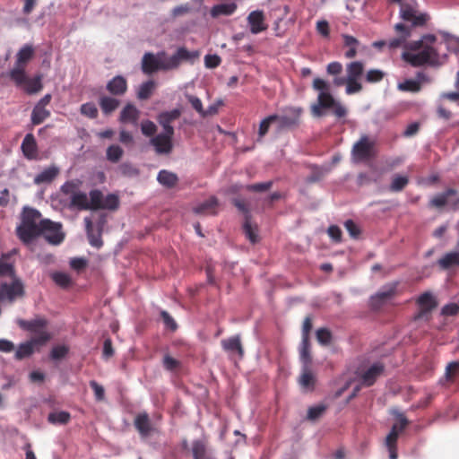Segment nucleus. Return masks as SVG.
<instances>
[{
  "instance_id": "052dcab7",
  "label": "nucleus",
  "mask_w": 459,
  "mask_h": 459,
  "mask_svg": "<svg viewBox=\"0 0 459 459\" xmlns=\"http://www.w3.org/2000/svg\"><path fill=\"white\" fill-rule=\"evenodd\" d=\"M119 172L125 177H134L139 174V170L129 162H124L118 167Z\"/></svg>"
},
{
  "instance_id": "603ef678",
  "label": "nucleus",
  "mask_w": 459,
  "mask_h": 459,
  "mask_svg": "<svg viewBox=\"0 0 459 459\" xmlns=\"http://www.w3.org/2000/svg\"><path fill=\"white\" fill-rule=\"evenodd\" d=\"M46 325L47 321L45 319H35L23 323L24 327L34 333L42 331Z\"/></svg>"
},
{
  "instance_id": "774afa93",
  "label": "nucleus",
  "mask_w": 459,
  "mask_h": 459,
  "mask_svg": "<svg viewBox=\"0 0 459 459\" xmlns=\"http://www.w3.org/2000/svg\"><path fill=\"white\" fill-rule=\"evenodd\" d=\"M362 85L359 82V80L355 79H346V93L347 94H354L361 91Z\"/></svg>"
},
{
  "instance_id": "6e6d98bb",
  "label": "nucleus",
  "mask_w": 459,
  "mask_h": 459,
  "mask_svg": "<svg viewBox=\"0 0 459 459\" xmlns=\"http://www.w3.org/2000/svg\"><path fill=\"white\" fill-rule=\"evenodd\" d=\"M163 367L168 371H176L181 367V362L169 355L163 357Z\"/></svg>"
},
{
  "instance_id": "bf43d9fd",
  "label": "nucleus",
  "mask_w": 459,
  "mask_h": 459,
  "mask_svg": "<svg viewBox=\"0 0 459 459\" xmlns=\"http://www.w3.org/2000/svg\"><path fill=\"white\" fill-rule=\"evenodd\" d=\"M141 130L143 134L151 137L153 136L157 132L156 125L151 120H143L141 124Z\"/></svg>"
},
{
  "instance_id": "0eeeda50",
  "label": "nucleus",
  "mask_w": 459,
  "mask_h": 459,
  "mask_svg": "<svg viewBox=\"0 0 459 459\" xmlns=\"http://www.w3.org/2000/svg\"><path fill=\"white\" fill-rule=\"evenodd\" d=\"M396 33V37L385 40H377L372 43L375 48L382 49V48L387 46L389 49H397L403 48L407 39L411 37V28L402 22H398L394 27Z\"/></svg>"
},
{
  "instance_id": "a211bd4d",
  "label": "nucleus",
  "mask_w": 459,
  "mask_h": 459,
  "mask_svg": "<svg viewBox=\"0 0 459 459\" xmlns=\"http://www.w3.org/2000/svg\"><path fill=\"white\" fill-rule=\"evenodd\" d=\"M22 152L27 160L39 159L38 144L32 134H27L21 145Z\"/></svg>"
},
{
  "instance_id": "69168bd1",
  "label": "nucleus",
  "mask_w": 459,
  "mask_h": 459,
  "mask_svg": "<svg viewBox=\"0 0 459 459\" xmlns=\"http://www.w3.org/2000/svg\"><path fill=\"white\" fill-rule=\"evenodd\" d=\"M50 338L51 335L48 332L42 330L35 333L30 342L33 343V345H43L48 342Z\"/></svg>"
},
{
  "instance_id": "8fccbe9b",
  "label": "nucleus",
  "mask_w": 459,
  "mask_h": 459,
  "mask_svg": "<svg viewBox=\"0 0 459 459\" xmlns=\"http://www.w3.org/2000/svg\"><path fill=\"white\" fill-rule=\"evenodd\" d=\"M33 353V343L31 342L21 344L15 351V358L22 359Z\"/></svg>"
},
{
  "instance_id": "9d476101",
  "label": "nucleus",
  "mask_w": 459,
  "mask_h": 459,
  "mask_svg": "<svg viewBox=\"0 0 459 459\" xmlns=\"http://www.w3.org/2000/svg\"><path fill=\"white\" fill-rule=\"evenodd\" d=\"M61 228L62 226L60 223L53 222L47 219L42 220L40 234H43L49 243L58 245L65 238V235L61 231Z\"/></svg>"
},
{
  "instance_id": "4be33fe9",
  "label": "nucleus",
  "mask_w": 459,
  "mask_h": 459,
  "mask_svg": "<svg viewBox=\"0 0 459 459\" xmlns=\"http://www.w3.org/2000/svg\"><path fill=\"white\" fill-rule=\"evenodd\" d=\"M107 91L114 96H123L127 91V81L122 75H117L108 82Z\"/></svg>"
},
{
  "instance_id": "7c9ffc66",
  "label": "nucleus",
  "mask_w": 459,
  "mask_h": 459,
  "mask_svg": "<svg viewBox=\"0 0 459 459\" xmlns=\"http://www.w3.org/2000/svg\"><path fill=\"white\" fill-rule=\"evenodd\" d=\"M157 180L160 185L172 188L178 184V178L175 173L162 169L158 173Z\"/></svg>"
},
{
  "instance_id": "39448f33",
  "label": "nucleus",
  "mask_w": 459,
  "mask_h": 459,
  "mask_svg": "<svg viewBox=\"0 0 459 459\" xmlns=\"http://www.w3.org/2000/svg\"><path fill=\"white\" fill-rule=\"evenodd\" d=\"M376 155V142L366 134L360 136L351 149V159L355 163L368 161Z\"/></svg>"
},
{
  "instance_id": "4d7b16f0",
  "label": "nucleus",
  "mask_w": 459,
  "mask_h": 459,
  "mask_svg": "<svg viewBox=\"0 0 459 459\" xmlns=\"http://www.w3.org/2000/svg\"><path fill=\"white\" fill-rule=\"evenodd\" d=\"M326 406L324 404L310 407L307 411V419L309 420H316L324 414Z\"/></svg>"
},
{
  "instance_id": "c9c22d12",
  "label": "nucleus",
  "mask_w": 459,
  "mask_h": 459,
  "mask_svg": "<svg viewBox=\"0 0 459 459\" xmlns=\"http://www.w3.org/2000/svg\"><path fill=\"white\" fill-rule=\"evenodd\" d=\"M49 117L50 111L48 109L44 107L35 105L31 112V123L33 126L39 125Z\"/></svg>"
},
{
  "instance_id": "f257e3e1",
  "label": "nucleus",
  "mask_w": 459,
  "mask_h": 459,
  "mask_svg": "<svg viewBox=\"0 0 459 459\" xmlns=\"http://www.w3.org/2000/svg\"><path fill=\"white\" fill-rule=\"evenodd\" d=\"M402 58L413 67L425 65H435L439 60L437 39L433 34H426L419 40L405 42Z\"/></svg>"
},
{
  "instance_id": "f8f14e48",
  "label": "nucleus",
  "mask_w": 459,
  "mask_h": 459,
  "mask_svg": "<svg viewBox=\"0 0 459 459\" xmlns=\"http://www.w3.org/2000/svg\"><path fill=\"white\" fill-rule=\"evenodd\" d=\"M173 136L169 133H160L153 136L150 143L157 154H169L173 150Z\"/></svg>"
},
{
  "instance_id": "09e8293b",
  "label": "nucleus",
  "mask_w": 459,
  "mask_h": 459,
  "mask_svg": "<svg viewBox=\"0 0 459 459\" xmlns=\"http://www.w3.org/2000/svg\"><path fill=\"white\" fill-rule=\"evenodd\" d=\"M409 183V178L405 176H394L390 185V190L392 192L402 191Z\"/></svg>"
},
{
  "instance_id": "72a5a7b5",
  "label": "nucleus",
  "mask_w": 459,
  "mask_h": 459,
  "mask_svg": "<svg viewBox=\"0 0 459 459\" xmlns=\"http://www.w3.org/2000/svg\"><path fill=\"white\" fill-rule=\"evenodd\" d=\"M364 72V65L360 61L351 62L346 65V79L359 80Z\"/></svg>"
},
{
  "instance_id": "bb28decb",
  "label": "nucleus",
  "mask_w": 459,
  "mask_h": 459,
  "mask_svg": "<svg viewBox=\"0 0 459 459\" xmlns=\"http://www.w3.org/2000/svg\"><path fill=\"white\" fill-rule=\"evenodd\" d=\"M299 384L304 390H314L316 385V377L309 368V365L303 366L301 375L299 377Z\"/></svg>"
},
{
  "instance_id": "a18cd8bd",
  "label": "nucleus",
  "mask_w": 459,
  "mask_h": 459,
  "mask_svg": "<svg viewBox=\"0 0 459 459\" xmlns=\"http://www.w3.org/2000/svg\"><path fill=\"white\" fill-rule=\"evenodd\" d=\"M70 414L66 411H56L48 414V420L53 424H66L70 420Z\"/></svg>"
},
{
  "instance_id": "a19ab883",
  "label": "nucleus",
  "mask_w": 459,
  "mask_h": 459,
  "mask_svg": "<svg viewBox=\"0 0 459 459\" xmlns=\"http://www.w3.org/2000/svg\"><path fill=\"white\" fill-rule=\"evenodd\" d=\"M276 118H277V115L273 114V115H270V116L264 117L260 122L259 128H258V138H259V140H262L266 135V134L269 131V128H270L271 125L273 123L276 122Z\"/></svg>"
},
{
  "instance_id": "6e6552de",
  "label": "nucleus",
  "mask_w": 459,
  "mask_h": 459,
  "mask_svg": "<svg viewBox=\"0 0 459 459\" xmlns=\"http://www.w3.org/2000/svg\"><path fill=\"white\" fill-rule=\"evenodd\" d=\"M397 282L384 286L375 295L370 297L369 306L374 311L380 310L385 306L397 293Z\"/></svg>"
},
{
  "instance_id": "a878e982",
  "label": "nucleus",
  "mask_w": 459,
  "mask_h": 459,
  "mask_svg": "<svg viewBox=\"0 0 459 459\" xmlns=\"http://www.w3.org/2000/svg\"><path fill=\"white\" fill-rule=\"evenodd\" d=\"M23 293V286L20 281H13L12 283H4L1 286L0 295L3 298L13 299Z\"/></svg>"
},
{
  "instance_id": "f704fd0d",
  "label": "nucleus",
  "mask_w": 459,
  "mask_h": 459,
  "mask_svg": "<svg viewBox=\"0 0 459 459\" xmlns=\"http://www.w3.org/2000/svg\"><path fill=\"white\" fill-rule=\"evenodd\" d=\"M243 231L247 238L252 243L255 244L259 241L258 228L256 225H252L250 218H247L243 224Z\"/></svg>"
},
{
  "instance_id": "aec40b11",
  "label": "nucleus",
  "mask_w": 459,
  "mask_h": 459,
  "mask_svg": "<svg viewBox=\"0 0 459 459\" xmlns=\"http://www.w3.org/2000/svg\"><path fill=\"white\" fill-rule=\"evenodd\" d=\"M219 201L215 196H211L204 202L193 208V212L198 215H216L218 213Z\"/></svg>"
},
{
  "instance_id": "7ed1b4c3",
  "label": "nucleus",
  "mask_w": 459,
  "mask_h": 459,
  "mask_svg": "<svg viewBox=\"0 0 459 459\" xmlns=\"http://www.w3.org/2000/svg\"><path fill=\"white\" fill-rule=\"evenodd\" d=\"M41 214L33 208L25 207L22 214V223L17 227L16 232L19 238L28 244L40 235Z\"/></svg>"
},
{
  "instance_id": "9b49d317",
  "label": "nucleus",
  "mask_w": 459,
  "mask_h": 459,
  "mask_svg": "<svg viewBox=\"0 0 459 459\" xmlns=\"http://www.w3.org/2000/svg\"><path fill=\"white\" fill-rule=\"evenodd\" d=\"M419 311L414 316V320H429V314L437 307V302L430 292H424L417 299Z\"/></svg>"
},
{
  "instance_id": "ea45409f",
  "label": "nucleus",
  "mask_w": 459,
  "mask_h": 459,
  "mask_svg": "<svg viewBox=\"0 0 459 459\" xmlns=\"http://www.w3.org/2000/svg\"><path fill=\"white\" fill-rule=\"evenodd\" d=\"M155 87V82L152 80L142 83L137 91V98L139 100H148Z\"/></svg>"
},
{
  "instance_id": "cd10ccee",
  "label": "nucleus",
  "mask_w": 459,
  "mask_h": 459,
  "mask_svg": "<svg viewBox=\"0 0 459 459\" xmlns=\"http://www.w3.org/2000/svg\"><path fill=\"white\" fill-rule=\"evenodd\" d=\"M102 113L106 116L113 113L120 105V100L111 96H102L99 100Z\"/></svg>"
},
{
  "instance_id": "680f3d73",
  "label": "nucleus",
  "mask_w": 459,
  "mask_h": 459,
  "mask_svg": "<svg viewBox=\"0 0 459 459\" xmlns=\"http://www.w3.org/2000/svg\"><path fill=\"white\" fill-rule=\"evenodd\" d=\"M52 279L58 286L62 288H66L71 282L69 275L65 273H54L52 274Z\"/></svg>"
},
{
  "instance_id": "b1692460",
  "label": "nucleus",
  "mask_w": 459,
  "mask_h": 459,
  "mask_svg": "<svg viewBox=\"0 0 459 459\" xmlns=\"http://www.w3.org/2000/svg\"><path fill=\"white\" fill-rule=\"evenodd\" d=\"M223 350L230 354L237 353L239 359L244 356V349L239 335L223 339L221 342Z\"/></svg>"
},
{
  "instance_id": "2eb2a0df",
  "label": "nucleus",
  "mask_w": 459,
  "mask_h": 459,
  "mask_svg": "<svg viewBox=\"0 0 459 459\" xmlns=\"http://www.w3.org/2000/svg\"><path fill=\"white\" fill-rule=\"evenodd\" d=\"M181 114L182 112L179 108H174L169 111H163L157 116V122L163 128L165 133L174 134L175 130L171 124L175 120L178 119Z\"/></svg>"
},
{
  "instance_id": "f03ea898",
  "label": "nucleus",
  "mask_w": 459,
  "mask_h": 459,
  "mask_svg": "<svg viewBox=\"0 0 459 459\" xmlns=\"http://www.w3.org/2000/svg\"><path fill=\"white\" fill-rule=\"evenodd\" d=\"M165 56V52L158 53L157 56L152 53H145L142 59V70L146 74H153L159 70H171L179 66L182 61H188L197 56L186 48H179L170 57L161 61L160 58Z\"/></svg>"
},
{
  "instance_id": "20e7f679",
  "label": "nucleus",
  "mask_w": 459,
  "mask_h": 459,
  "mask_svg": "<svg viewBox=\"0 0 459 459\" xmlns=\"http://www.w3.org/2000/svg\"><path fill=\"white\" fill-rule=\"evenodd\" d=\"M398 4L400 5V18L404 22H410L411 29L426 24L429 16L419 12V5L416 0H404Z\"/></svg>"
},
{
  "instance_id": "4468645a",
  "label": "nucleus",
  "mask_w": 459,
  "mask_h": 459,
  "mask_svg": "<svg viewBox=\"0 0 459 459\" xmlns=\"http://www.w3.org/2000/svg\"><path fill=\"white\" fill-rule=\"evenodd\" d=\"M427 74L423 72H418L415 79H407L398 83L397 89L401 91L417 93L421 91L422 83L429 82Z\"/></svg>"
},
{
  "instance_id": "2f4dec72",
  "label": "nucleus",
  "mask_w": 459,
  "mask_h": 459,
  "mask_svg": "<svg viewBox=\"0 0 459 459\" xmlns=\"http://www.w3.org/2000/svg\"><path fill=\"white\" fill-rule=\"evenodd\" d=\"M70 206L80 211L90 210L88 196L83 192H76L71 196Z\"/></svg>"
},
{
  "instance_id": "c85d7f7f",
  "label": "nucleus",
  "mask_w": 459,
  "mask_h": 459,
  "mask_svg": "<svg viewBox=\"0 0 459 459\" xmlns=\"http://www.w3.org/2000/svg\"><path fill=\"white\" fill-rule=\"evenodd\" d=\"M59 174V169L56 166H50L38 174L34 178V183L37 185L50 183Z\"/></svg>"
},
{
  "instance_id": "1a4fd4ad",
  "label": "nucleus",
  "mask_w": 459,
  "mask_h": 459,
  "mask_svg": "<svg viewBox=\"0 0 459 459\" xmlns=\"http://www.w3.org/2000/svg\"><path fill=\"white\" fill-rule=\"evenodd\" d=\"M301 113L302 108H300L289 107L284 108L282 115H277L278 130L281 131L298 126Z\"/></svg>"
},
{
  "instance_id": "de8ad7c7",
  "label": "nucleus",
  "mask_w": 459,
  "mask_h": 459,
  "mask_svg": "<svg viewBox=\"0 0 459 459\" xmlns=\"http://www.w3.org/2000/svg\"><path fill=\"white\" fill-rule=\"evenodd\" d=\"M459 375V360L451 361L446 367L445 377L447 381L454 382Z\"/></svg>"
},
{
  "instance_id": "412c9836",
  "label": "nucleus",
  "mask_w": 459,
  "mask_h": 459,
  "mask_svg": "<svg viewBox=\"0 0 459 459\" xmlns=\"http://www.w3.org/2000/svg\"><path fill=\"white\" fill-rule=\"evenodd\" d=\"M247 22L250 26V31L253 34H258L267 30L264 22V15L262 11H253L247 16Z\"/></svg>"
},
{
  "instance_id": "338daca9",
  "label": "nucleus",
  "mask_w": 459,
  "mask_h": 459,
  "mask_svg": "<svg viewBox=\"0 0 459 459\" xmlns=\"http://www.w3.org/2000/svg\"><path fill=\"white\" fill-rule=\"evenodd\" d=\"M69 349L65 345H57L52 348L50 357L53 359H61L66 356Z\"/></svg>"
},
{
  "instance_id": "ddd939ff",
  "label": "nucleus",
  "mask_w": 459,
  "mask_h": 459,
  "mask_svg": "<svg viewBox=\"0 0 459 459\" xmlns=\"http://www.w3.org/2000/svg\"><path fill=\"white\" fill-rule=\"evenodd\" d=\"M134 426L143 438L148 437L155 431V428L146 411L140 412L134 417Z\"/></svg>"
},
{
  "instance_id": "37998d69",
  "label": "nucleus",
  "mask_w": 459,
  "mask_h": 459,
  "mask_svg": "<svg viewBox=\"0 0 459 459\" xmlns=\"http://www.w3.org/2000/svg\"><path fill=\"white\" fill-rule=\"evenodd\" d=\"M185 98L188 103H190L193 109H195L200 115V117L204 118L205 108L203 106L201 99L190 93H186Z\"/></svg>"
},
{
  "instance_id": "0e129e2a",
  "label": "nucleus",
  "mask_w": 459,
  "mask_h": 459,
  "mask_svg": "<svg viewBox=\"0 0 459 459\" xmlns=\"http://www.w3.org/2000/svg\"><path fill=\"white\" fill-rule=\"evenodd\" d=\"M384 76H385V74L381 70L371 69L367 72L365 79L369 83H376V82L382 81Z\"/></svg>"
},
{
  "instance_id": "423d86ee",
  "label": "nucleus",
  "mask_w": 459,
  "mask_h": 459,
  "mask_svg": "<svg viewBox=\"0 0 459 459\" xmlns=\"http://www.w3.org/2000/svg\"><path fill=\"white\" fill-rule=\"evenodd\" d=\"M33 48L24 46L17 54L15 67L10 72V78L16 85H21L26 79L25 65L33 56Z\"/></svg>"
},
{
  "instance_id": "49530a36",
  "label": "nucleus",
  "mask_w": 459,
  "mask_h": 459,
  "mask_svg": "<svg viewBox=\"0 0 459 459\" xmlns=\"http://www.w3.org/2000/svg\"><path fill=\"white\" fill-rule=\"evenodd\" d=\"M80 112L82 116L91 119H95L99 116V110L93 102H86L80 108Z\"/></svg>"
},
{
  "instance_id": "c756f323",
  "label": "nucleus",
  "mask_w": 459,
  "mask_h": 459,
  "mask_svg": "<svg viewBox=\"0 0 459 459\" xmlns=\"http://www.w3.org/2000/svg\"><path fill=\"white\" fill-rule=\"evenodd\" d=\"M237 10V4L235 3L219 4L213 5L210 11V14L212 18H217L221 15H231Z\"/></svg>"
},
{
  "instance_id": "79ce46f5",
  "label": "nucleus",
  "mask_w": 459,
  "mask_h": 459,
  "mask_svg": "<svg viewBox=\"0 0 459 459\" xmlns=\"http://www.w3.org/2000/svg\"><path fill=\"white\" fill-rule=\"evenodd\" d=\"M123 154V149L117 144L110 145L109 147H108L106 151L107 160L113 163L118 162L119 160L122 158Z\"/></svg>"
},
{
  "instance_id": "4c0bfd02",
  "label": "nucleus",
  "mask_w": 459,
  "mask_h": 459,
  "mask_svg": "<svg viewBox=\"0 0 459 459\" xmlns=\"http://www.w3.org/2000/svg\"><path fill=\"white\" fill-rule=\"evenodd\" d=\"M456 195V191L453 188H448L444 193L434 196L430 201V205L437 208H442L447 204L450 196Z\"/></svg>"
},
{
  "instance_id": "3c124183",
  "label": "nucleus",
  "mask_w": 459,
  "mask_h": 459,
  "mask_svg": "<svg viewBox=\"0 0 459 459\" xmlns=\"http://www.w3.org/2000/svg\"><path fill=\"white\" fill-rule=\"evenodd\" d=\"M118 206L119 199L117 195L114 194H109L103 199L101 209L115 211L118 208Z\"/></svg>"
},
{
  "instance_id": "393cba45",
  "label": "nucleus",
  "mask_w": 459,
  "mask_h": 459,
  "mask_svg": "<svg viewBox=\"0 0 459 459\" xmlns=\"http://www.w3.org/2000/svg\"><path fill=\"white\" fill-rule=\"evenodd\" d=\"M139 117V109H137L134 104L127 103L120 112L119 122L123 124L131 123L133 125H137Z\"/></svg>"
},
{
  "instance_id": "13d9d810",
  "label": "nucleus",
  "mask_w": 459,
  "mask_h": 459,
  "mask_svg": "<svg viewBox=\"0 0 459 459\" xmlns=\"http://www.w3.org/2000/svg\"><path fill=\"white\" fill-rule=\"evenodd\" d=\"M300 359L304 362V365H309L311 363V356L309 351V339H302Z\"/></svg>"
},
{
  "instance_id": "6ab92c4d",
  "label": "nucleus",
  "mask_w": 459,
  "mask_h": 459,
  "mask_svg": "<svg viewBox=\"0 0 459 459\" xmlns=\"http://www.w3.org/2000/svg\"><path fill=\"white\" fill-rule=\"evenodd\" d=\"M400 423L393 425L390 433L385 437L386 447H396L399 434L403 432L408 425V420L403 414L399 415Z\"/></svg>"
},
{
  "instance_id": "dca6fc26",
  "label": "nucleus",
  "mask_w": 459,
  "mask_h": 459,
  "mask_svg": "<svg viewBox=\"0 0 459 459\" xmlns=\"http://www.w3.org/2000/svg\"><path fill=\"white\" fill-rule=\"evenodd\" d=\"M84 222L90 245L93 247L100 248L103 246V240L101 238L103 224L100 223L95 230L90 218H85Z\"/></svg>"
},
{
  "instance_id": "e2e57ef3",
  "label": "nucleus",
  "mask_w": 459,
  "mask_h": 459,
  "mask_svg": "<svg viewBox=\"0 0 459 459\" xmlns=\"http://www.w3.org/2000/svg\"><path fill=\"white\" fill-rule=\"evenodd\" d=\"M316 339L322 345H328L332 340V333L326 328H320L316 331Z\"/></svg>"
},
{
  "instance_id": "5fc2aeb1",
  "label": "nucleus",
  "mask_w": 459,
  "mask_h": 459,
  "mask_svg": "<svg viewBox=\"0 0 459 459\" xmlns=\"http://www.w3.org/2000/svg\"><path fill=\"white\" fill-rule=\"evenodd\" d=\"M318 104L324 108H330L336 102L330 92H320L318 95Z\"/></svg>"
},
{
  "instance_id": "e433bc0d",
  "label": "nucleus",
  "mask_w": 459,
  "mask_h": 459,
  "mask_svg": "<svg viewBox=\"0 0 459 459\" xmlns=\"http://www.w3.org/2000/svg\"><path fill=\"white\" fill-rule=\"evenodd\" d=\"M22 85L24 86V91L27 93H29V94L37 93L39 91H41V89L43 87L42 83H41V76L37 75L36 77H34L32 79H29L26 76V79L20 86H22Z\"/></svg>"
},
{
  "instance_id": "c03bdc74",
  "label": "nucleus",
  "mask_w": 459,
  "mask_h": 459,
  "mask_svg": "<svg viewBox=\"0 0 459 459\" xmlns=\"http://www.w3.org/2000/svg\"><path fill=\"white\" fill-rule=\"evenodd\" d=\"M103 203V195L98 190L94 189L90 192V210H100L101 209Z\"/></svg>"
},
{
  "instance_id": "5701e85b",
  "label": "nucleus",
  "mask_w": 459,
  "mask_h": 459,
  "mask_svg": "<svg viewBox=\"0 0 459 459\" xmlns=\"http://www.w3.org/2000/svg\"><path fill=\"white\" fill-rule=\"evenodd\" d=\"M437 265L442 271H450L459 267V251L446 253L437 261Z\"/></svg>"
},
{
  "instance_id": "f3484780",
  "label": "nucleus",
  "mask_w": 459,
  "mask_h": 459,
  "mask_svg": "<svg viewBox=\"0 0 459 459\" xmlns=\"http://www.w3.org/2000/svg\"><path fill=\"white\" fill-rule=\"evenodd\" d=\"M384 371L385 366L382 363H374L360 375L362 385L365 386L373 385L377 379L384 373Z\"/></svg>"
},
{
  "instance_id": "864d4df0",
  "label": "nucleus",
  "mask_w": 459,
  "mask_h": 459,
  "mask_svg": "<svg viewBox=\"0 0 459 459\" xmlns=\"http://www.w3.org/2000/svg\"><path fill=\"white\" fill-rule=\"evenodd\" d=\"M81 184H82V182L78 179L66 181L64 185H62L61 191L65 195H73L74 193L77 192Z\"/></svg>"
},
{
  "instance_id": "58836bf2",
  "label": "nucleus",
  "mask_w": 459,
  "mask_h": 459,
  "mask_svg": "<svg viewBox=\"0 0 459 459\" xmlns=\"http://www.w3.org/2000/svg\"><path fill=\"white\" fill-rule=\"evenodd\" d=\"M343 43L344 46L349 48V49L345 52L344 56L347 58H353L357 55V48L359 46V40L351 35H343Z\"/></svg>"
},
{
  "instance_id": "473e14b6",
  "label": "nucleus",
  "mask_w": 459,
  "mask_h": 459,
  "mask_svg": "<svg viewBox=\"0 0 459 459\" xmlns=\"http://www.w3.org/2000/svg\"><path fill=\"white\" fill-rule=\"evenodd\" d=\"M194 459H213L207 452L206 443L203 440H195L192 444Z\"/></svg>"
}]
</instances>
